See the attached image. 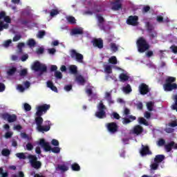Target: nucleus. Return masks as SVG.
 I'll list each match as a JSON object with an SVG mask.
<instances>
[{
    "instance_id": "nucleus-1",
    "label": "nucleus",
    "mask_w": 177,
    "mask_h": 177,
    "mask_svg": "<svg viewBox=\"0 0 177 177\" xmlns=\"http://www.w3.org/2000/svg\"><path fill=\"white\" fill-rule=\"evenodd\" d=\"M35 121L37 125L36 129L38 132L45 133V132H48V131H50V127H52V123L50 122V121H45V124L44 125H42V124H44V118H35Z\"/></svg>"
},
{
    "instance_id": "nucleus-2",
    "label": "nucleus",
    "mask_w": 177,
    "mask_h": 177,
    "mask_svg": "<svg viewBox=\"0 0 177 177\" xmlns=\"http://www.w3.org/2000/svg\"><path fill=\"white\" fill-rule=\"evenodd\" d=\"M138 51L139 53H145L150 49V44L143 37H140L136 41Z\"/></svg>"
},
{
    "instance_id": "nucleus-3",
    "label": "nucleus",
    "mask_w": 177,
    "mask_h": 177,
    "mask_svg": "<svg viewBox=\"0 0 177 177\" xmlns=\"http://www.w3.org/2000/svg\"><path fill=\"white\" fill-rule=\"evenodd\" d=\"M176 77L169 76L165 80V84L163 85L164 90L166 92H171L177 89V84L176 82Z\"/></svg>"
},
{
    "instance_id": "nucleus-4",
    "label": "nucleus",
    "mask_w": 177,
    "mask_h": 177,
    "mask_svg": "<svg viewBox=\"0 0 177 177\" xmlns=\"http://www.w3.org/2000/svg\"><path fill=\"white\" fill-rule=\"evenodd\" d=\"M27 158L29 159L31 167L35 168V169H39V168L42 167V162L38 160L37 156L30 154L28 156Z\"/></svg>"
},
{
    "instance_id": "nucleus-5",
    "label": "nucleus",
    "mask_w": 177,
    "mask_h": 177,
    "mask_svg": "<svg viewBox=\"0 0 177 177\" xmlns=\"http://www.w3.org/2000/svg\"><path fill=\"white\" fill-rule=\"evenodd\" d=\"M98 111L95 112V117L99 118L100 120H102L103 118H106V106L103 104V101H100L97 105Z\"/></svg>"
},
{
    "instance_id": "nucleus-6",
    "label": "nucleus",
    "mask_w": 177,
    "mask_h": 177,
    "mask_svg": "<svg viewBox=\"0 0 177 177\" xmlns=\"http://www.w3.org/2000/svg\"><path fill=\"white\" fill-rule=\"evenodd\" d=\"M32 68L34 71H40V73H46V71H48V67L46 65L41 64V62L38 61L33 63Z\"/></svg>"
},
{
    "instance_id": "nucleus-7",
    "label": "nucleus",
    "mask_w": 177,
    "mask_h": 177,
    "mask_svg": "<svg viewBox=\"0 0 177 177\" xmlns=\"http://www.w3.org/2000/svg\"><path fill=\"white\" fill-rule=\"evenodd\" d=\"M49 109H50V105L49 104H44L41 106H39L37 109L36 118H42V114H44V113H46Z\"/></svg>"
},
{
    "instance_id": "nucleus-8",
    "label": "nucleus",
    "mask_w": 177,
    "mask_h": 177,
    "mask_svg": "<svg viewBox=\"0 0 177 177\" xmlns=\"http://www.w3.org/2000/svg\"><path fill=\"white\" fill-rule=\"evenodd\" d=\"M70 56L72 59H74L78 63H82L84 62V55L77 53L75 49L70 50Z\"/></svg>"
},
{
    "instance_id": "nucleus-9",
    "label": "nucleus",
    "mask_w": 177,
    "mask_h": 177,
    "mask_svg": "<svg viewBox=\"0 0 177 177\" xmlns=\"http://www.w3.org/2000/svg\"><path fill=\"white\" fill-rule=\"evenodd\" d=\"M1 117L4 121H8V122H15L17 121V115H16V114L10 115L8 113H2Z\"/></svg>"
},
{
    "instance_id": "nucleus-10",
    "label": "nucleus",
    "mask_w": 177,
    "mask_h": 177,
    "mask_svg": "<svg viewBox=\"0 0 177 177\" xmlns=\"http://www.w3.org/2000/svg\"><path fill=\"white\" fill-rule=\"evenodd\" d=\"M138 91L140 95H147V93L150 92V88H149V85L145 83H141L138 86Z\"/></svg>"
},
{
    "instance_id": "nucleus-11",
    "label": "nucleus",
    "mask_w": 177,
    "mask_h": 177,
    "mask_svg": "<svg viewBox=\"0 0 177 177\" xmlns=\"http://www.w3.org/2000/svg\"><path fill=\"white\" fill-rule=\"evenodd\" d=\"M93 46L94 48H97L98 49H103V39L102 38H94L91 41Z\"/></svg>"
},
{
    "instance_id": "nucleus-12",
    "label": "nucleus",
    "mask_w": 177,
    "mask_h": 177,
    "mask_svg": "<svg viewBox=\"0 0 177 177\" xmlns=\"http://www.w3.org/2000/svg\"><path fill=\"white\" fill-rule=\"evenodd\" d=\"M106 128L110 133H115V132L118 131V125L114 122L108 123Z\"/></svg>"
},
{
    "instance_id": "nucleus-13",
    "label": "nucleus",
    "mask_w": 177,
    "mask_h": 177,
    "mask_svg": "<svg viewBox=\"0 0 177 177\" xmlns=\"http://www.w3.org/2000/svg\"><path fill=\"white\" fill-rule=\"evenodd\" d=\"M145 129H143V127L140 126V124H137L133 127L132 130H131V133L139 136V135H142V133H143Z\"/></svg>"
},
{
    "instance_id": "nucleus-14",
    "label": "nucleus",
    "mask_w": 177,
    "mask_h": 177,
    "mask_svg": "<svg viewBox=\"0 0 177 177\" xmlns=\"http://www.w3.org/2000/svg\"><path fill=\"white\" fill-rule=\"evenodd\" d=\"M138 20H139V17L138 16H129L127 20V24L129 26H138Z\"/></svg>"
},
{
    "instance_id": "nucleus-15",
    "label": "nucleus",
    "mask_w": 177,
    "mask_h": 177,
    "mask_svg": "<svg viewBox=\"0 0 177 177\" xmlns=\"http://www.w3.org/2000/svg\"><path fill=\"white\" fill-rule=\"evenodd\" d=\"M39 145L43 147L44 151H50L52 150V147L49 145V142H46L45 139L42 138L39 140Z\"/></svg>"
},
{
    "instance_id": "nucleus-16",
    "label": "nucleus",
    "mask_w": 177,
    "mask_h": 177,
    "mask_svg": "<svg viewBox=\"0 0 177 177\" xmlns=\"http://www.w3.org/2000/svg\"><path fill=\"white\" fill-rule=\"evenodd\" d=\"M140 154L144 157V156H147L151 154V152L150 151V149L149 148V146H144L142 145V147L141 150L140 151Z\"/></svg>"
},
{
    "instance_id": "nucleus-17",
    "label": "nucleus",
    "mask_w": 177,
    "mask_h": 177,
    "mask_svg": "<svg viewBox=\"0 0 177 177\" xmlns=\"http://www.w3.org/2000/svg\"><path fill=\"white\" fill-rule=\"evenodd\" d=\"M84 34V29L82 28H75L71 31V35H82Z\"/></svg>"
},
{
    "instance_id": "nucleus-18",
    "label": "nucleus",
    "mask_w": 177,
    "mask_h": 177,
    "mask_svg": "<svg viewBox=\"0 0 177 177\" xmlns=\"http://www.w3.org/2000/svg\"><path fill=\"white\" fill-rule=\"evenodd\" d=\"M97 18L98 20V27H100L101 30H104V18L100 15H97Z\"/></svg>"
},
{
    "instance_id": "nucleus-19",
    "label": "nucleus",
    "mask_w": 177,
    "mask_h": 177,
    "mask_svg": "<svg viewBox=\"0 0 177 177\" xmlns=\"http://www.w3.org/2000/svg\"><path fill=\"white\" fill-rule=\"evenodd\" d=\"M174 146H175V142L171 141L165 145V150H166L167 153H169L174 149Z\"/></svg>"
},
{
    "instance_id": "nucleus-20",
    "label": "nucleus",
    "mask_w": 177,
    "mask_h": 177,
    "mask_svg": "<svg viewBox=\"0 0 177 177\" xmlns=\"http://www.w3.org/2000/svg\"><path fill=\"white\" fill-rule=\"evenodd\" d=\"M111 4L112 5V10H120V9H122V4L121 3L112 1Z\"/></svg>"
},
{
    "instance_id": "nucleus-21",
    "label": "nucleus",
    "mask_w": 177,
    "mask_h": 177,
    "mask_svg": "<svg viewBox=\"0 0 177 177\" xmlns=\"http://www.w3.org/2000/svg\"><path fill=\"white\" fill-rule=\"evenodd\" d=\"M69 73L73 74V75H77L78 74V68L75 65H71L69 66Z\"/></svg>"
},
{
    "instance_id": "nucleus-22",
    "label": "nucleus",
    "mask_w": 177,
    "mask_h": 177,
    "mask_svg": "<svg viewBox=\"0 0 177 177\" xmlns=\"http://www.w3.org/2000/svg\"><path fill=\"white\" fill-rule=\"evenodd\" d=\"M76 81L80 85H85V83L86 82V80H85V78H84V76L82 75H79L76 76Z\"/></svg>"
},
{
    "instance_id": "nucleus-23",
    "label": "nucleus",
    "mask_w": 177,
    "mask_h": 177,
    "mask_svg": "<svg viewBox=\"0 0 177 177\" xmlns=\"http://www.w3.org/2000/svg\"><path fill=\"white\" fill-rule=\"evenodd\" d=\"M165 159V156L164 155H156L154 158V162L159 164L160 162H162Z\"/></svg>"
},
{
    "instance_id": "nucleus-24",
    "label": "nucleus",
    "mask_w": 177,
    "mask_h": 177,
    "mask_svg": "<svg viewBox=\"0 0 177 177\" xmlns=\"http://www.w3.org/2000/svg\"><path fill=\"white\" fill-rule=\"evenodd\" d=\"M148 34H149L150 41H153V39H156L157 37H158V33H157V31L156 30L149 32H148Z\"/></svg>"
},
{
    "instance_id": "nucleus-25",
    "label": "nucleus",
    "mask_w": 177,
    "mask_h": 177,
    "mask_svg": "<svg viewBox=\"0 0 177 177\" xmlns=\"http://www.w3.org/2000/svg\"><path fill=\"white\" fill-rule=\"evenodd\" d=\"M47 86L48 88H50L51 91H53V92H57V87H56L54 84L53 82L51 81L47 82Z\"/></svg>"
},
{
    "instance_id": "nucleus-26",
    "label": "nucleus",
    "mask_w": 177,
    "mask_h": 177,
    "mask_svg": "<svg viewBox=\"0 0 177 177\" xmlns=\"http://www.w3.org/2000/svg\"><path fill=\"white\" fill-rule=\"evenodd\" d=\"M146 28L148 33L156 31V30H154V26L151 24H150V22L146 23Z\"/></svg>"
},
{
    "instance_id": "nucleus-27",
    "label": "nucleus",
    "mask_w": 177,
    "mask_h": 177,
    "mask_svg": "<svg viewBox=\"0 0 177 177\" xmlns=\"http://www.w3.org/2000/svg\"><path fill=\"white\" fill-rule=\"evenodd\" d=\"M173 100H174V103L171 106V109L177 112V94L173 95Z\"/></svg>"
},
{
    "instance_id": "nucleus-28",
    "label": "nucleus",
    "mask_w": 177,
    "mask_h": 177,
    "mask_svg": "<svg viewBox=\"0 0 177 177\" xmlns=\"http://www.w3.org/2000/svg\"><path fill=\"white\" fill-rule=\"evenodd\" d=\"M66 20L69 24H77V19L73 16H68L66 17Z\"/></svg>"
},
{
    "instance_id": "nucleus-29",
    "label": "nucleus",
    "mask_w": 177,
    "mask_h": 177,
    "mask_svg": "<svg viewBox=\"0 0 177 177\" xmlns=\"http://www.w3.org/2000/svg\"><path fill=\"white\" fill-rule=\"evenodd\" d=\"M119 78L122 82H125L129 80V77L124 73H121L119 76Z\"/></svg>"
},
{
    "instance_id": "nucleus-30",
    "label": "nucleus",
    "mask_w": 177,
    "mask_h": 177,
    "mask_svg": "<svg viewBox=\"0 0 177 177\" xmlns=\"http://www.w3.org/2000/svg\"><path fill=\"white\" fill-rule=\"evenodd\" d=\"M71 169L75 171H81V167L77 163H73L71 165Z\"/></svg>"
},
{
    "instance_id": "nucleus-31",
    "label": "nucleus",
    "mask_w": 177,
    "mask_h": 177,
    "mask_svg": "<svg viewBox=\"0 0 177 177\" xmlns=\"http://www.w3.org/2000/svg\"><path fill=\"white\" fill-rule=\"evenodd\" d=\"M27 45L28 46H30V48H34V46L37 45V43L34 39H29L27 41Z\"/></svg>"
},
{
    "instance_id": "nucleus-32",
    "label": "nucleus",
    "mask_w": 177,
    "mask_h": 177,
    "mask_svg": "<svg viewBox=\"0 0 177 177\" xmlns=\"http://www.w3.org/2000/svg\"><path fill=\"white\" fill-rule=\"evenodd\" d=\"M1 155L3 157H9L10 156V150L8 149H3L1 151Z\"/></svg>"
},
{
    "instance_id": "nucleus-33",
    "label": "nucleus",
    "mask_w": 177,
    "mask_h": 177,
    "mask_svg": "<svg viewBox=\"0 0 177 177\" xmlns=\"http://www.w3.org/2000/svg\"><path fill=\"white\" fill-rule=\"evenodd\" d=\"M138 122L139 124H141L142 125H146L147 127L149 126V122L145 119V118H138Z\"/></svg>"
},
{
    "instance_id": "nucleus-34",
    "label": "nucleus",
    "mask_w": 177,
    "mask_h": 177,
    "mask_svg": "<svg viewBox=\"0 0 177 177\" xmlns=\"http://www.w3.org/2000/svg\"><path fill=\"white\" fill-rule=\"evenodd\" d=\"M123 91L124 93H131L132 92V88L130 84H127L126 86L123 87Z\"/></svg>"
},
{
    "instance_id": "nucleus-35",
    "label": "nucleus",
    "mask_w": 177,
    "mask_h": 177,
    "mask_svg": "<svg viewBox=\"0 0 177 177\" xmlns=\"http://www.w3.org/2000/svg\"><path fill=\"white\" fill-rule=\"evenodd\" d=\"M26 46V44L23 42H19L17 45V49L19 50V53H23V48Z\"/></svg>"
},
{
    "instance_id": "nucleus-36",
    "label": "nucleus",
    "mask_w": 177,
    "mask_h": 177,
    "mask_svg": "<svg viewBox=\"0 0 177 177\" xmlns=\"http://www.w3.org/2000/svg\"><path fill=\"white\" fill-rule=\"evenodd\" d=\"M147 107L149 111H153V107H154V102L151 101L147 102Z\"/></svg>"
},
{
    "instance_id": "nucleus-37",
    "label": "nucleus",
    "mask_w": 177,
    "mask_h": 177,
    "mask_svg": "<svg viewBox=\"0 0 177 177\" xmlns=\"http://www.w3.org/2000/svg\"><path fill=\"white\" fill-rule=\"evenodd\" d=\"M59 13H60V12H59V10L53 9L50 12V15L51 17H55V16H57V15H59Z\"/></svg>"
},
{
    "instance_id": "nucleus-38",
    "label": "nucleus",
    "mask_w": 177,
    "mask_h": 177,
    "mask_svg": "<svg viewBox=\"0 0 177 177\" xmlns=\"http://www.w3.org/2000/svg\"><path fill=\"white\" fill-rule=\"evenodd\" d=\"M58 169L60 171H62V172H66L68 169V167L64 165H59L57 167Z\"/></svg>"
},
{
    "instance_id": "nucleus-39",
    "label": "nucleus",
    "mask_w": 177,
    "mask_h": 177,
    "mask_svg": "<svg viewBox=\"0 0 177 177\" xmlns=\"http://www.w3.org/2000/svg\"><path fill=\"white\" fill-rule=\"evenodd\" d=\"M3 28L7 29L9 28V24H3V21H0V32L3 31Z\"/></svg>"
},
{
    "instance_id": "nucleus-40",
    "label": "nucleus",
    "mask_w": 177,
    "mask_h": 177,
    "mask_svg": "<svg viewBox=\"0 0 177 177\" xmlns=\"http://www.w3.org/2000/svg\"><path fill=\"white\" fill-rule=\"evenodd\" d=\"M109 62L111 64H117V57L115 56H112L109 58Z\"/></svg>"
},
{
    "instance_id": "nucleus-41",
    "label": "nucleus",
    "mask_w": 177,
    "mask_h": 177,
    "mask_svg": "<svg viewBox=\"0 0 177 177\" xmlns=\"http://www.w3.org/2000/svg\"><path fill=\"white\" fill-rule=\"evenodd\" d=\"M46 35V32L45 30H39L37 34V38L42 39Z\"/></svg>"
},
{
    "instance_id": "nucleus-42",
    "label": "nucleus",
    "mask_w": 177,
    "mask_h": 177,
    "mask_svg": "<svg viewBox=\"0 0 177 177\" xmlns=\"http://www.w3.org/2000/svg\"><path fill=\"white\" fill-rule=\"evenodd\" d=\"M55 77L57 79V80H62V78H63V74H62V73L59 71H56L55 72Z\"/></svg>"
},
{
    "instance_id": "nucleus-43",
    "label": "nucleus",
    "mask_w": 177,
    "mask_h": 177,
    "mask_svg": "<svg viewBox=\"0 0 177 177\" xmlns=\"http://www.w3.org/2000/svg\"><path fill=\"white\" fill-rule=\"evenodd\" d=\"M159 165H160L158 163L155 162L151 165V169H152L153 171H156V169H158Z\"/></svg>"
},
{
    "instance_id": "nucleus-44",
    "label": "nucleus",
    "mask_w": 177,
    "mask_h": 177,
    "mask_svg": "<svg viewBox=\"0 0 177 177\" xmlns=\"http://www.w3.org/2000/svg\"><path fill=\"white\" fill-rule=\"evenodd\" d=\"M16 156L20 160H26V158H27L24 153H16Z\"/></svg>"
},
{
    "instance_id": "nucleus-45",
    "label": "nucleus",
    "mask_w": 177,
    "mask_h": 177,
    "mask_svg": "<svg viewBox=\"0 0 177 177\" xmlns=\"http://www.w3.org/2000/svg\"><path fill=\"white\" fill-rule=\"evenodd\" d=\"M50 151H52V153H55V154H59V153H60V147H55L53 148H51Z\"/></svg>"
},
{
    "instance_id": "nucleus-46",
    "label": "nucleus",
    "mask_w": 177,
    "mask_h": 177,
    "mask_svg": "<svg viewBox=\"0 0 177 177\" xmlns=\"http://www.w3.org/2000/svg\"><path fill=\"white\" fill-rule=\"evenodd\" d=\"M111 49L112 52H117V50H118V47L115 43H111Z\"/></svg>"
},
{
    "instance_id": "nucleus-47",
    "label": "nucleus",
    "mask_w": 177,
    "mask_h": 177,
    "mask_svg": "<svg viewBox=\"0 0 177 177\" xmlns=\"http://www.w3.org/2000/svg\"><path fill=\"white\" fill-rule=\"evenodd\" d=\"M17 70V69L16 68L13 67V68L9 69L7 73H8V75H13V74H15V73H16Z\"/></svg>"
},
{
    "instance_id": "nucleus-48",
    "label": "nucleus",
    "mask_w": 177,
    "mask_h": 177,
    "mask_svg": "<svg viewBox=\"0 0 177 177\" xmlns=\"http://www.w3.org/2000/svg\"><path fill=\"white\" fill-rule=\"evenodd\" d=\"M104 97H105L106 100H107V102H109V100H111V99H113L111 97V92H106Z\"/></svg>"
},
{
    "instance_id": "nucleus-49",
    "label": "nucleus",
    "mask_w": 177,
    "mask_h": 177,
    "mask_svg": "<svg viewBox=\"0 0 177 177\" xmlns=\"http://www.w3.org/2000/svg\"><path fill=\"white\" fill-rule=\"evenodd\" d=\"M24 109L25 111H31V105L28 103H25L24 104Z\"/></svg>"
},
{
    "instance_id": "nucleus-50",
    "label": "nucleus",
    "mask_w": 177,
    "mask_h": 177,
    "mask_svg": "<svg viewBox=\"0 0 177 177\" xmlns=\"http://www.w3.org/2000/svg\"><path fill=\"white\" fill-rule=\"evenodd\" d=\"M112 115V118H113V120H120V118H121V116H120V114L117 112H113Z\"/></svg>"
},
{
    "instance_id": "nucleus-51",
    "label": "nucleus",
    "mask_w": 177,
    "mask_h": 177,
    "mask_svg": "<svg viewBox=\"0 0 177 177\" xmlns=\"http://www.w3.org/2000/svg\"><path fill=\"white\" fill-rule=\"evenodd\" d=\"M105 71L107 74H111V73H113V69L111 68V66L110 65H107L105 67Z\"/></svg>"
},
{
    "instance_id": "nucleus-52",
    "label": "nucleus",
    "mask_w": 177,
    "mask_h": 177,
    "mask_svg": "<svg viewBox=\"0 0 177 177\" xmlns=\"http://www.w3.org/2000/svg\"><path fill=\"white\" fill-rule=\"evenodd\" d=\"M21 39V35H15L12 39L13 42H17V41H20Z\"/></svg>"
},
{
    "instance_id": "nucleus-53",
    "label": "nucleus",
    "mask_w": 177,
    "mask_h": 177,
    "mask_svg": "<svg viewBox=\"0 0 177 177\" xmlns=\"http://www.w3.org/2000/svg\"><path fill=\"white\" fill-rule=\"evenodd\" d=\"M130 122H132L131 120H130L129 118H124L122 120V124L124 125H127V124H130Z\"/></svg>"
},
{
    "instance_id": "nucleus-54",
    "label": "nucleus",
    "mask_w": 177,
    "mask_h": 177,
    "mask_svg": "<svg viewBox=\"0 0 177 177\" xmlns=\"http://www.w3.org/2000/svg\"><path fill=\"white\" fill-rule=\"evenodd\" d=\"M34 149V145L31 144V142H28L26 145V149L28 150V151H31Z\"/></svg>"
},
{
    "instance_id": "nucleus-55",
    "label": "nucleus",
    "mask_w": 177,
    "mask_h": 177,
    "mask_svg": "<svg viewBox=\"0 0 177 177\" xmlns=\"http://www.w3.org/2000/svg\"><path fill=\"white\" fill-rule=\"evenodd\" d=\"M150 10V6H145L142 8V13H147Z\"/></svg>"
},
{
    "instance_id": "nucleus-56",
    "label": "nucleus",
    "mask_w": 177,
    "mask_h": 177,
    "mask_svg": "<svg viewBox=\"0 0 177 177\" xmlns=\"http://www.w3.org/2000/svg\"><path fill=\"white\" fill-rule=\"evenodd\" d=\"M27 73H28L27 69H22L19 73V75L21 77H26V75H27Z\"/></svg>"
},
{
    "instance_id": "nucleus-57",
    "label": "nucleus",
    "mask_w": 177,
    "mask_h": 177,
    "mask_svg": "<svg viewBox=\"0 0 177 177\" xmlns=\"http://www.w3.org/2000/svg\"><path fill=\"white\" fill-rule=\"evenodd\" d=\"M164 145H165V140L160 138L158 141V146H164Z\"/></svg>"
},
{
    "instance_id": "nucleus-58",
    "label": "nucleus",
    "mask_w": 177,
    "mask_h": 177,
    "mask_svg": "<svg viewBox=\"0 0 177 177\" xmlns=\"http://www.w3.org/2000/svg\"><path fill=\"white\" fill-rule=\"evenodd\" d=\"M64 89L65 91H66V92H70V91L73 89V85L71 84L66 85L64 86Z\"/></svg>"
},
{
    "instance_id": "nucleus-59",
    "label": "nucleus",
    "mask_w": 177,
    "mask_h": 177,
    "mask_svg": "<svg viewBox=\"0 0 177 177\" xmlns=\"http://www.w3.org/2000/svg\"><path fill=\"white\" fill-rule=\"evenodd\" d=\"M154 53H153V50H147L146 56L147 57H151V56H153Z\"/></svg>"
},
{
    "instance_id": "nucleus-60",
    "label": "nucleus",
    "mask_w": 177,
    "mask_h": 177,
    "mask_svg": "<svg viewBox=\"0 0 177 177\" xmlns=\"http://www.w3.org/2000/svg\"><path fill=\"white\" fill-rule=\"evenodd\" d=\"M3 19H4V21H6V23H8V24L12 23V19H10V17L6 15V17H4Z\"/></svg>"
},
{
    "instance_id": "nucleus-61",
    "label": "nucleus",
    "mask_w": 177,
    "mask_h": 177,
    "mask_svg": "<svg viewBox=\"0 0 177 177\" xmlns=\"http://www.w3.org/2000/svg\"><path fill=\"white\" fill-rule=\"evenodd\" d=\"M51 145H53V146H59V140L53 139L51 141Z\"/></svg>"
},
{
    "instance_id": "nucleus-62",
    "label": "nucleus",
    "mask_w": 177,
    "mask_h": 177,
    "mask_svg": "<svg viewBox=\"0 0 177 177\" xmlns=\"http://www.w3.org/2000/svg\"><path fill=\"white\" fill-rule=\"evenodd\" d=\"M169 127H171V128H175V127H177V121L174 120L169 124Z\"/></svg>"
},
{
    "instance_id": "nucleus-63",
    "label": "nucleus",
    "mask_w": 177,
    "mask_h": 177,
    "mask_svg": "<svg viewBox=\"0 0 177 177\" xmlns=\"http://www.w3.org/2000/svg\"><path fill=\"white\" fill-rule=\"evenodd\" d=\"M27 59H28V54H25V55H22L21 57V62H26V60H27Z\"/></svg>"
},
{
    "instance_id": "nucleus-64",
    "label": "nucleus",
    "mask_w": 177,
    "mask_h": 177,
    "mask_svg": "<svg viewBox=\"0 0 177 177\" xmlns=\"http://www.w3.org/2000/svg\"><path fill=\"white\" fill-rule=\"evenodd\" d=\"M170 49H171L173 53H177V46H171L170 47Z\"/></svg>"
}]
</instances>
